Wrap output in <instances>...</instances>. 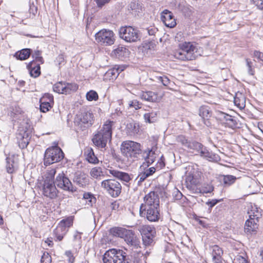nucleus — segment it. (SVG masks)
Returning <instances> with one entry per match:
<instances>
[{
	"instance_id": "obj_22",
	"label": "nucleus",
	"mask_w": 263,
	"mask_h": 263,
	"mask_svg": "<svg viewBox=\"0 0 263 263\" xmlns=\"http://www.w3.org/2000/svg\"><path fill=\"white\" fill-rule=\"evenodd\" d=\"M27 67L31 77L37 78L40 75L41 71L39 64H36L34 61H32L27 65Z\"/></svg>"
},
{
	"instance_id": "obj_10",
	"label": "nucleus",
	"mask_w": 263,
	"mask_h": 263,
	"mask_svg": "<svg viewBox=\"0 0 263 263\" xmlns=\"http://www.w3.org/2000/svg\"><path fill=\"white\" fill-rule=\"evenodd\" d=\"M119 36L127 42H135L140 39L139 31L129 26L121 27Z\"/></svg>"
},
{
	"instance_id": "obj_34",
	"label": "nucleus",
	"mask_w": 263,
	"mask_h": 263,
	"mask_svg": "<svg viewBox=\"0 0 263 263\" xmlns=\"http://www.w3.org/2000/svg\"><path fill=\"white\" fill-rule=\"evenodd\" d=\"M145 122L152 123L155 122L157 120V112L152 111L151 112L145 113L143 116Z\"/></svg>"
},
{
	"instance_id": "obj_32",
	"label": "nucleus",
	"mask_w": 263,
	"mask_h": 263,
	"mask_svg": "<svg viewBox=\"0 0 263 263\" xmlns=\"http://www.w3.org/2000/svg\"><path fill=\"white\" fill-rule=\"evenodd\" d=\"M127 133L129 135H135L139 132V125L135 122L127 123L126 126Z\"/></svg>"
},
{
	"instance_id": "obj_44",
	"label": "nucleus",
	"mask_w": 263,
	"mask_h": 263,
	"mask_svg": "<svg viewBox=\"0 0 263 263\" xmlns=\"http://www.w3.org/2000/svg\"><path fill=\"white\" fill-rule=\"evenodd\" d=\"M212 255L213 256L222 257L223 250L217 245L212 246Z\"/></svg>"
},
{
	"instance_id": "obj_24",
	"label": "nucleus",
	"mask_w": 263,
	"mask_h": 263,
	"mask_svg": "<svg viewBox=\"0 0 263 263\" xmlns=\"http://www.w3.org/2000/svg\"><path fill=\"white\" fill-rule=\"evenodd\" d=\"M220 181L223 182L224 186H229L233 184L236 180L237 178L233 175H220L217 178Z\"/></svg>"
},
{
	"instance_id": "obj_60",
	"label": "nucleus",
	"mask_w": 263,
	"mask_h": 263,
	"mask_svg": "<svg viewBox=\"0 0 263 263\" xmlns=\"http://www.w3.org/2000/svg\"><path fill=\"white\" fill-rule=\"evenodd\" d=\"M147 32L150 35H155V34L158 32L157 28L155 27H152L147 28Z\"/></svg>"
},
{
	"instance_id": "obj_11",
	"label": "nucleus",
	"mask_w": 263,
	"mask_h": 263,
	"mask_svg": "<svg viewBox=\"0 0 263 263\" xmlns=\"http://www.w3.org/2000/svg\"><path fill=\"white\" fill-rule=\"evenodd\" d=\"M138 230L142 235L143 244L145 246H152L156 235L155 228L148 225H143L139 228Z\"/></svg>"
},
{
	"instance_id": "obj_31",
	"label": "nucleus",
	"mask_w": 263,
	"mask_h": 263,
	"mask_svg": "<svg viewBox=\"0 0 263 263\" xmlns=\"http://www.w3.org/2000/svg\"><path fill=\"white\" fill-rule=\"evenodd\" d=\"M85 153L86 154V159L89 163L97 164L99 162V160L91 148H88Z\"/></svg>"
},
{
	"instance_id": "obj_63",
	"label": "nucleus",
	"mask_w": 263,
	"mask_h": 263,
	"mask_svg": "<svg viewBox=\"0 0 263 263\" xmlns=\"http://www.w3.org/2000/svg\"><path fill=\"white\" fill-rule=\"evenodd\" d=\"M92 197H93V195L89 193H85L83 195V198L85 199L89 200V201L90 202H92L91 199H92Z\"/></svg>"
},
{
	"instance_id": "obj_57",
	"label": "nucleus",
	"mask_w": 263,
	"mask_h": 263,
	"mask_svg": "<svg viewBox=\"0 0 263 263\" xmlns=\"http://www.w3.org/2000/svg\"><path fill=\"white\" fill-rule=\"evenodd\" d=\"M258 9H263V0H251Z\"/></svg>"
},
{
	"instance_id": "obj_14",
	"label": "nucleus",
	"mask_w": 263,
	"mask_h": 263,
	"mask_svg": "<svg viewBox=\"0 0 263 263\" xmlns=\"http://www.w3.org/2000/svg\"><path fill=\"white\" fill-rule=\"evenodd\" d=\"M54 183L58 187L64 191L72 193L76 191L69 178L63 172L58 175Z\"/></svg>"
},
{
	"instance_id": "obj_37",
	"label": "nucleus",
	"mask_w": 263,
	"mask_h": 263,
	"mask_svg": "<svg viewBox=\"0 0 263 263\" xmlns=\"http://www.w3.org/2000/svg\"><path fill=\"white\" fill-rule=\"evenodd\" d=\"M122 69L117 70L116 67L109 69L105 73V77L109 80H114L117 78Z\"/></svg>"
},
{
	"instance_id": "obj_3",
	"label": "nucleus",
	"mask_w": 263,
	"mask_h": 263,
	"mask_svg": "<svg viewBox=\"0 0 263 263\" xmlns=\"http://www.w3.org/2000/svg\"><path fill=\"white\" fill-rule=\"evenodd\" d=\"M55 168H52L47 171L43 185V194L50 199H54L58 195V190L54 183Z\"/></svg>"
},
{
	"instance_id": "obj_17",
	"label": "nucleus",
	"mask_w": 263,
	"mask_h": 263,
	"mask_svg": "<svg viewBox=\"0 0 263 263\" xmlns=\"http://www.w3.org/2000/svg\"><path fill=\"white\" fill-rule=\"evenodd\" d=\"M123 238H124L125 241L128 245L133 246L135 248L140 247V241L136 236L133 231L127 230Z\"/></svg>"
},
{
	"instance_id": "obj_15",
	"label": "nucleus",
	"mask_w": 263,
	"mask_h": 263,
	"mask_svg": "<svg viewBox=\"0 0 263 263\" xmlns=\"http://www.w3.org/2000/svg\"><path fill=\"white\" fill-rule=\"evenodd\" d=\"M73 223V218L69 217L61 221L57 228L54 230V234L57 239L61 241L63 239L66 232V228L70 227Z\"/></svg>"
},
{
	"instance_id": "obj_26",
	"label": "nucleus",
	"mask_w": 263,
	"mask_h": 263,
	"mask_svg": "<svg viewBox=\"0 0 263 263\" xmlns=\"http://www.w3.org/2000/svg\"><path fill=\"white\" fill-rule=\"evenodd\" d=\"M109 173L115 177L125 182H128L131 179L128 174L125 172H122L117 170H109Z\"/></svg>"
},
{
	"instance_id": "obj_23",
	"label": "nucleus",
	"mask_w": 263,
	"mask_h": 263,
	"mask_svg": "<svg viewBox=\"0 0 263 263\" xmlns=\"http://www.w3.org/2000/svg\"><path fill=\"white\" fill-rule=\"evenodd\" d=\"M144 153H146V155L144 157L145 162H143L142 166L146 167H148L155 161L156 154L153 149H149V148L147 151H145Z\"/></svg>"
},
{
	"instance_id": "obj_13",
	"label": "nucleus",
	"mask_w": 263,
	"mask_h": 263,
	"mask_svg": "<svg viewBox=\"0 0 263 263\" xmlns=\"http://www.w3.org/2000/svg\"><path fill=\"white\" fill-rule=\"evenodd\" d=\"M144 203H142L140 207V215L142 216V210L143 208L159 207V197L157 193L151 192L146 195L144 198Z\"/></svg>"
},
{
	"instance_id": "obj_12",
	"label": "nucleus",
	"mask_w": 263,
	"mask_h": 263,
	"mask_svg": "<svg viewBox=\"0 0 263 263\" xmlns=\"http://www.w3.org/2000/svg\"><path fill=\"white\" fill-rule=\"evenodd\" d=\"M96 41L104 46H109L114 43V32L109 30L102 29L98 32L96 35Z\"/></svg>"
},
{
	"instance_id": "obj_1",
	"label": "nucleus",
	"mask_w": 263,
	"mask_h": 263,
	"mask_svg": "<svg viewBox=\"0 0 263 263\" xmlns=\"http://www.w3.org/2000/svg\"><path fill=\"white\" fill-rule=\"evenodd\" d=\"M113 124V121H107L92 139L93 144L99 148L106 149L107 143L111 142Z\"/></svg>"
},
{
	"instance_id": "obj_27",
	"label": "nucleus",
	"mask_w": 263,
	"mask_h": 263,
	"mask_svg": "<svg viewBox=\"0 0 263 263\" xmlns=\"http://www.w3.org/2000/svg\"><path fill=\"white\" fill-rule=\"evenodd\" d=\"M141 98L152 102H156L159 100L158 94L151 91L143 92L141 95Z\"/></svg>"
},
{
	"instance_id": "obj_50",
	"label": "nucleus",
	"mask_w": 263,
	"mask_h": 263,
	"mask_svg": "<svg viewBox=\"0 0 263 263\" xmlns=\"http://www.w3.org/2000/svg\"><path fill=\"white\" fill-rule=\"evenodd\" d=\"M128 105L129 108H134L136 110L141 108V104L139 103V101L136 100L129 101L128 102Z\"/></svg>"
},
{
	"instance_id": "obj_48",
	"label": "nucleus",
	"mask_w": 263,
	"mask_h": 263,
	"mask_svg": "<svg viewBox=\"0 0 263 263\" xmlns=\"http://www.w3.org/2000/svg\"><path fill=\"white\" fill-rule=\"evenodd\" d=\"M40 103V110L41 112H46L48 110H49V109L52 107L51 104H50V103L46 102V103Z\"/></svg>"
},
{
	"instance_id": "obj_49",
	"label": "nucleus",
	"mask_w": 263,
	"mask_h": 263,
	"mask_svg": "<svg viewBox=\"0 0 263 263\" xmlns=\"http://www.w3.org/2000/svg\"><path fill=\"white\" fill-rule=\"evenodd\" d=\"M148 177L145 174L144 172L140 174L136 178L135 181L137 182V184L138 186H140L141 185V183L143 181H144L146 178H147Z\"/></svg>"
},
{
	"instance_id": "obj_42",
	"label": "nucleus",
	"mask_w": 263,
	"mask_h": 263,
	"mask_svg": "<svg viewBox=\"0 0 263 263\" xmlns=\"http://www.w3.org/2000/svg\"><path fill=\"white\" fill-rule=\"evenodd\" d=\"M176 141L186 148H187L190 141V140H189L185 136L182 135H179L176 137Z\"/></svg>"
},
{
	"instance_id": "obj_43",
	"label": "nucleus",
	"mask_w": 263,
	"mask_h": 263,
	"mask_svg": "<svg viewBox=\"0 0 263 263\" xmlns=\"http://www.w3.org/2000/svg\"><path fill=\"white\" fill-rule=\"evenodd\" d=\"M64 83L62 82L57 83L53 86V90L54 91L59 93H64Z\"/></svg>"
},
{
	"instance_id": "obj_21",
	"label": "nucleus",
	"mask_w": 263,
	"mask_h": 263,
	"mask_svg": "<svg viewBox=\"0 0 263 263\" xmlns=\"http://www.w3.org/2000/svg\"><path fill=\"white\" fill-rule=\"evenodd\" d=\"M199 115L202 118L205 125L208 126L211 125L209 120L212 116V111L210 110L209 106H201L199 110Z\"/></svg>"
},
{
	"instance_id": "obj_61",
	"label": "nucleus",
	"mask_w": 263,
	"mask_h": 263,
	"mask_svg": "<svg viewBox=\"0 0 263 263\" xmlns=\"http://www.w3.org/2000/svg\"><path fill=\"white\" fill-rule=\"evenodd\" d=\"M110 0H95L97 5L99 7H101L105 4L108 3Z\"/></svg>"
},
{
	"instance_id": "obj_41",
	"label": "nucleus",
	"mask_w": 263,
	"mask_h": 263,
	"mask_svg": "<svg viewBox=\"0 0 263 263\" xmlns=\"http://www.w3.org/2000/svg\"><path fill=\"white\" fill-rule=\"evenodd\" d=\"M214 186L211 183H204L200 188L199 192L201 193H210L214 190Z\"/></svg>"
},
{
	"instance_id": "obj_40",
	"label": "nucleus",
	"mask_w": 263,
	"mask_h": 263,
	"mask_svg": "<svg viewBox=\"0 0 263 263\" xmlns=\"http://www.w3.org/2000/svg\"><path fill=\"white\" fill-rule=\"evenodd\" d=\"M224 121L225 124L230 128H234L237 126V122L236 120L232 116L229 115L227 116V118Z\"/></svg>"
},
{
	"instance_id": "obj_46",
	"label": "nucleus",
	"mask_w": 263,
	"mask_h": 263,
	"mask_svg": "<svg viewBox=\"0 0 263 263\" xmlns=\"http://www.w3.org/2000/svg\"><path fill=\"white\" fill-rule=\"evenodd\" d=\"M40 102L46 103L50 104L53 103V97L49 93H45L40 100Z\"/></svg>"
},
{
	"instance_id": "obj_8",
	"label": "nucleus",
	"mask_w": 263,
	"mask_h": 263,
	"mask_svg": "<svg viewBox=\"0 0 263 263\" xmlns=\"http://www.w3.org/2000/svg\"><path fill=\"white\" fill-rule=\"evenodd\" d=\"M187 148L193 150V152L199 154L201 157L206 158L210 161L214 160L216 158V155L214 154L209 151L206 147L197 141L190 140Z\"/></svg>"
},
{
	"instance_id": "obj_55",
	"label": "nucleus",
	"mask_w": 263,
	"mask_h": 263,
	"mask_svg": "<svg viewBox=\"0 0 263 263\" xmlns=\"http://www.w3.org/2000/svg\"><path fill=\"white\" fill-rule=\"evenodd\" d=\"M246 63H247V67L248 73L250 75H253L254 71L252 68V63L248 59H246Z\"/></svg>"
},
{
	"instance_id": "obj_64",
	"label": "nucleus",
	"mask_w": 263,
	"mask_h": 263,
	"mask_svg": "<svg viewBox=\"0 0 263 263\" xmlns=\"http://www.w3.org/2000/svg\"><path fill=\"white\" fill-rule=\"evenodd\" d=\"M212 259L214 263H222V257L213 256Z\"/></svg>"
},
{
	"instance_id": "obj_35",
	"label": "nucleus",
	"mask_w": 263,
	"mask_h": 263,
	"mask_svg": "<svg viewBox=\"0 0 263 263\" xmlns=\"http://www.w3.org/2000/svg\"><path fill=\"white\" fill-rule=\"evenodd\" d=\"M32 132V128L29 126L28 127H23L22 130H20L19 134H18V136L21 137L22 138L29 139L30 140L31 135Z\"/></svg>"
},
{
	"instance_id": "obj_4",
	"label": "nucleus",
	"mask_w": 263,
	"mask_h": 263,
	"mask_svg": "<svg viewBox=\"0 0 263 263\" xmlns=\"http://www.w3.org/2000/svg\"><path fill=\"white\" fill-rule=\"evenodd\" d=\"M122 155L130 162L135 161L142 152L140 143L130 140L123 141L121 145Z\"/></svg>"
},
{
	"instance_id": "obj_16",
	"label": "nucleus",
	"mask_w": 263,
	"mask_h": 263,
	"mask_svg": "<svg viewBox=\"0 0 263 263\" xmlns=\"http://www.w3.org/2000/svg\"><path fill=\"white\" fill-rule=\"evenodd\" d=\"M142 216L146 214L147 219L151 222L158 221L160 218L159 207L143 208Z\"/></svg>"
},
{
	"instance_id": "obj_56",
	"label": "nucleus",
	"mask_w": 263,
	"mask_h": 263,
	"mask_svg": "<svg viewBox=\"0 0 263 263\" xmlns=\"http://www.w3.org/2000/svg\"><path fill=\"white\" fill-rule=\"evenodd\" d=\"M65 255L68 258V262L73 263L74 261V257L70 251H66L65 253Z\"/></svg>"
},
{
	"instance_id": "obj_25",
	"label": "nucleus",
	"mask_w": 263,
	"mask_h": 263,
	"mask_svg": "<svg viewBox=\"0 0 263 263\" xmlns=\"http://www.w3.org/2000/svg\"><path fill=\"white\" fill-rule=\"evenodd\" d=\"M261 210L255 204H251L248 211V214L250 218L258 220L261 216Z\"/></svg>"
},
{
	"instance_id": "obj_53",
	"label": "nucleus",
	"mask_w": 263,
	"mask_h": 263,
	"mask_svg": "<svg viewBox=\"0 0 263 263\" xmlns=\"http://www.w3.org/2000/svg\"><path fill=\"white\" fill-rule=\"evenodd\" d=\"M216 118L221 121L225 120L227 118V116L229 115L228 114L221 111H216Z\"/></svg>"
},
{
	"instance_id": "obj_20",
	"label": "nucleus",
	"mask_w": 263,
	"mask_h": 263,
	"mask_svg": "<svg viewBox=\"0 0 263 263\" xmlns=\"http://www.w3.org/2000/svg\"><path fill=\"white\" fill-rule=\"evenodd\" d=\"M258 220L250 218L246 221L245 231L247 233L253 234L256 232L258 228Z\"/></svg>"
},
{
	"instance_id": "obj_47",
	"label": "nucleus",
	"mask_w": 263,
	"mask_h": 263,
	"mask_svg": "<svg viewBox=\"0 0 263 263\" xmlns=\"http://www.w3.org/2000/svg\"><path fill=\"white\" fill-rule=\"evenodd\" d=\"M86 99L89 101H96L98 99V93L93 90H90L86 93Z\"/></svg>"
},
{
	"instance_id": "obj_19",
	"label": "nucleus",
	"mask_w": 263,
	"mask_h": 263,
	"mask_svg": "<svg viewBox=\"0 0 263 263\" xmlns=\"http://www.w3.org/2000/svg\"><path fill=\"white\" fill-rule=\"evenodd\" d=\"M73 181L74 183H76L80 187H84L88 184L89 179L86 174L78 171L75 173Z\"/></svg>"
},
{
	"instance_id": "obj_39",
	"label": "nucleus",
	"mask_w": 263,
	"mask_h": 263,
	"mask_svg": "<svg viewBox=\"0 0 263 263\" xmlns=\"http://www.w3.org/2000/svg\"><path fill=\"white\" fill-rule=\"evenodd\" d=\"M90 175L92 178L98 179L103 176L102 168L101 167H94L91 169Z\"/></svg>"
},
{
	"instance_id": "obj_6",
	"label": "nucleus",
	"mask_w": 263,
	"mask_h": 263,
	"mask_svg": "<svg viewBox=\"0 0 263 263\" xmlns=\"http://www.w3.org/2000/svg\"><path fill=\"white\" fill-rule=\"evenodd\" d=\"M103 261V263H130V259L122 250L112 249L105 253Z\"/></svg>"
},
{
	"instance_id": "obj_7",
	"label": "nucleus",
	"mask_w": 263,
	"mask_h": 263,
	"mask_svg": "<svg viewBox=\"0 0 263 263\" xmlns=\"http://www.w3.org/2000/svg\"><path fill=\"white\" fill-rule=\"evenodd\" d=\"M64 158V153L58 146L48 148L45 152L44 164L46 166L58 162Z\"/></svg>"
},
{
	"instance_id": "obj_33",
	"label": "nucleus",
	"mask_w": 263,
	"mask_h": 263,
	"mask_svg": "<svg viewBox=\"0 0 263 263\" xmlns=\"http://www.w3.org/2000/svg\"><path fill=\"white\" fill-rule=\"evenodd\" d=\"M126 230L127 229L123 228L114 227L110 229L109 233L114 236L123 238Z\"/></svg>"
},
{
	"instance_id": "obj_51",
	"label": "nucleus",
	"mask_w": 263,
	"mask_h": 263,
	"mask_svg": "<svg viewBox=\"0 0 263 263\" xmlns=\"http://www.w3.org/2000/svg\"><path fill=\"white\" fill-rule=\"evenodd\" d=\"M51 261V257L47 252H44L42 256L41 262V263H50Z\"/></svg>"
},
{
	"instance_id": "obj_36",
	"label": "nucleus",
	"mask_w": 263,
	"mask_h": 263,
	"mask_svg": "<svg viewBox=\"0 0 263 263\" xmlns=\"http://www.w3.org/2000/svg\"><path fill=\"white\" fill-rule=\"evenodd\" d=\"M128 50L123 46H119L112 51L114 55L119 58L126 56L128 54Z\"/></svg>"
},
{
	"instance_id": "obj_52",
	"label": "nucleus",
	"mask_w": 263,
	"mask_h": 263,
	"mask_svg": "<svg viewBox=\"0 0 263 263\" xmlns=\"http://www.w3.org/2000/svg\"><path fill=\"white\" fill-rule=\"evenodd\" d=\"M223 200L222 199H212L211 200L208 201L205 203L209 206V209H211L218 202H221Z\"/></svg>"
},
{
	"instance_id": "obj_9",
	"label": "nucleus",
	"mask_w": 263,
	"mask_h": 263,
	"mask_svg": "<svg viewBox=\"0 0 263 263\" xmlns=\"http://www.w3.org/2000/svg\"><path fill=\"white\" fill-rule=\"evenodd\" d=\"M101 187L112 197H117L121 192V184L115 179H107L101 182Z\"/></svg>"
},
{
	"instance_id": "obj_28",
	"label": "nucleus",
	"mask_w": 263,
	"mask_h": 263,
	"mask_svg": "<svg viewBox=\"0 0 263 263\" xmlns=\"http://www.w3.org/2000/svg\"><path fill=\"white\" fill-rule=\"evenodd\" d=\"M31 49L29 48L23 49L20 51H17L14 57L17 59L21 61L27 59L30 55L31 53Z\"/></svg>"
},
{
	"instance_id": "obj_58",
	"label": "nucleus",
	"mask_w": 263,
	"mask_h": 263,
	"mask_svg": "<svg viewBox=\"0 0 263 263\" xmlns=\"http://www.w3.org/2000/svg\"><path fill=\"white\" fill-rule=\"evenodd\" d=\"M254 57L263 62V53L259 51H255L254 52Z\"/></svg>"
},
{
	"instance_id": "obj_29",
	"label": "nucleus",
	"mask_w": 263,
	"mask_h": 263,
	"mask_svg": "<svg viewBox=\"0 0 263 263\" xmlns=\"http://www.w3.org/2000/svg\"><path fill=\"white\" fill-rule=\"evenodd\" d=\"M6 168L7 172L9 174H12L16 170L17 164L14 160L13 157H7Z\"/></svg>"
},
{
	"instance_id": "obj_54",
	"label": "nucleus",
	"mask_w": 263,
	"mask_h": 263,
	"mask_svg": "<svg viewBox=\"0 0 263 263\" xmlns=\"http://www.w3.org/2000/svg\"><path fill=\"white\" fill-rule=\"evenodd\" d=\"M186 181H189L191 184L194 185H196L198 183V179L190 174L186 177Z\"/></svg>"
},
{
	"instance_id": "obj_59",
	"label": "nucleus",
	"mask_w": 263,
	"mask_h": 263,
	"mask_svg": "<svg viewBox=\"0 0 263 263\" xmlns=\"http://www.w3.org/2000/svg\"><path fill=\"white\" fill-rule=\"evenodd\" d=\"M156 171V168L154 167H152L147 169L144 173L148 177L149 176L152 175Z\"/></svg>"
},
{
	"instance_id": "obj_2",
	"label": "nucleus",
	"mask_w": 263,
	"mask_h": 263,
	"mask_svg": "<svg viewBox=\"0 0 263 263\" xmlns=\"http://www.w3.org/2000/svg\"><path fill=\"white\" fill-rule=\"evenodd\" d=\"M198 48L196 44L184 42L179 44V49L175 53V57L180 60H193L198 56Z\"/></svg>"
},
{
	"instance_id": "obj_5",
	"label": "nucleus",
	"mask_w": 263,
	"mask_h": 263,
	"mask_svg": "<svg viewBox=\"0 0 263 263\" xmlns=\"http://www.w3.org/2000/svg\"><path fill=\"white\" fill-rule=\"evenodd\" d=\"M93 114L86 109H82L76 115L74 123L76 126L81 130H84L90 127L93 123Z\"/></svg>"
},
{
	"instance_id": "obj_30",
	"label": "nucleus",
	"mask_w": 263,
	"mask_h": 263,
	"mask_svg": "<svg viewBox=\"0 0 263 263\" xmlns=\"http://www.w3.org/2000/svg\"><path fill=\"white\" fill-rule=\"evenodd\" d=\"M235 105L240 109L245 107V98L241 93H237L234 98Z\"/></svg>"
},
{
	"instance_id": "obj_38",
	"label": "nucleus",
	"mask_w": 263,
	"mask_h": 263,
	"mask_svg": "<svg viewBox=\"0 0 263 263\" xmlns=\"http://www.w3.org/2000/svg\"><path fill=\"white\" fill-rule=\"evenodd\" d=\"M64 94H68L70 93L71 92L76 91L78 88V85L75 83H65L64 86Z\"/></svg>"
},
{
	"instance_id": "obj_18",
	"label": "nucleus",
	"mask_w": 263,
	"mask_h": 263,
	"mask_svg": "<svg viewBox=\"0 0 263 263\" xmlns=\"http://www.w3.org/2000/svg\"><path fill=\"white\" fill-rule=\"evenodd\" d=\"M161 19L164 25L169 28H173L176 22L173 13L168 10H164L161 14Z\"/></svg>"
},
{
	"instance_id": "obj_45",
	"label": "nucleus",
	"mask_w": 263,
	"mask_h": 263,
	"mask_svg": "<svg viewBox=\"0 0 263 263\" xmlns=\"http://www.w3.org/2000/svg\"><path fill=\"white\" fill-rule=\"evenodd\" d=\"M17 139L19 140L18 141V146L21 148L24 149V148L27 147V146L28 145L29 141H30V140L29 139H26V138L23 139V138H22L18 136H17Z\"/></svg>"
},
{
	"instance_id": "obj_62",
	"label": "nucleus",
	"mask_w": 263,
	"mask_h": 263,
	"mask_svg": "<svg viewBox=\"0 0 263 263\" xmlns=\"http://www.w3.org/2000/svg\"><path fill=\"white\" fill-rule=\"evenodd\" d=\"M170 83V80L168 79V78L165 76H163L161 83L164 86H167Z\"/></svg>"
}]
</instances>
